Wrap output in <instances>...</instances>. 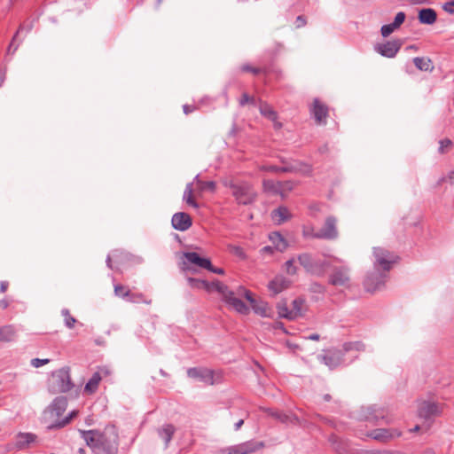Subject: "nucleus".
<instances>
[{
    "mask_svg": "<svg viewBox=\"0 0 454 454\" xmlns=\"http://www.w3.org/2000/svg\"><path fill=\"white\" fill-rule=\"evenodd\" d=\"M255 104V98L254 97L249 96L247 93H243L242 97L239 100L240 106H245L246 104Z\"/></svg>",
    "mask_w": 454,
    "mask_h": 454,
    "instance_id": "obj_49",
    "label": "nucleus"
},
{
    "mask_svg": "<svg viewBox=\"0 0 454 454\" xmlns=\"http://www.w3.org/2000/svg\"><path fill=\"white\" fill-rule=\"evenodd\" d=\"M260 113L265 117L269 118L271 121H275L277 119V113L273 110V108L265 102H261L259 106Z\"/></svg>",
    "mask_w": 454,
    "mask_h": 454,
    "instance_id": "obj_35",
    "label": "nucleus"
},
{
    "mask_svg": "<svg viewBox=\"0 0 454 454\" xmlns=\"http://www.w3.org/2000/svg\"><path fill=\"white\" fill-rule=\"evenodd\" d=\"M422 454H436L435 451L432 449H427L422 452Z\"/></svg>",
    "mask_w": 454,
    "mask_h": 454,
    "instance_id": "obj_64",
    "label": "nucleus"
},
{
    "mask_svg": "<svg viewBox=\"0 0 454 454\" xmlns=\"http://www.w3.org/2000/svg\"><path fill=\"white\" fill-rule=\"evenodd\" d=\"M305 24H306V19L303 16L301 15L296 18V20H295L296 27H298V28L301 27L305 26Z\"/></svg>",
    "mask_w": 454,
    "mask_h": 454,
    "instance_id": "obj_57",
    "label": "nucleus"
},
{
    "mask_svg": "<svg viewBox=\"0 0 454 454\" xmlns=\"http://www.w3.org/2000/svg\"><path fill=\"white\" fill-rule=\"evenodd\" d=\"M8 286H9V284H8L7 281H2L0 283V291H1V293H5L7 288H8Z\"/></svg>",
    "mask_w": 454,
    "mask_h": 454,
    "instance_id": "obj_61",
    "label": "nucleus"
},
{
    "mask_svg": "<svg viewBox=\"0 0 454 454\" xmlns=\"http://www.w3.org/2000/svg\"><path fill=\"white\" fill-rule=\"evenodd\" d=\"M207 270L213 273H215V274H219V275L224 274V270L223 268H215L212 264H211V267L207 268Z\"/></svg>",
    "mask_w": 454,
    "mask_h": 454,
    "instance_id": "obj_59",
    "label": "nucleus"
},
{
    "mask_svg": "<svg viewBox=\"0 0 454 454\" xmlns=\"http://www.w3.org/2000/svg\"><path fill=\"white\" fill-rule=\"evenodd\" d=\"M281 161L285 164V166L278 167V166H274V165H269V166L262 165V166L260 167V169L263 170V171L283 172V173H290L293 170H294V168L290 167V163H287V162H286L283 160Z\"/></svg>",
    "mask_w": 454,
    "mask_h": 454,
    "instance_id": "obj_32",
    "label": "nucleus"
},
{
    "mask_svg": "<svg viewBox=\"0 0 454 454\" xmlns=\"http://www.w3.org/2000/svg\"><path fill=\"white\" fill-rule=\"evenodd\" d=\"M413 62L419 70L431 71L434 68L431 59H413Z\"/></svg>",
    "mask_w": 454,
    "mask_h": 454,
    "instance_id": "obj_37",
    "label": "nucleus"
},
{
    "mask_svg": "<svg viewBox=\"0 0 454 454\" xmlns=\"http://www.w3.org/2000/svg\"><path fill=\"white\" fill-rule=\"evenodd\" d=\"M291 282L282 275L276 276L269 284L268 288L273 295H277L290 286Z\"/></svg>",
    "mask_w": 454,
    "mask_h": 454,
    "instance_id": "obj_19",
    "label": "nucleus"
},
{
    "mask_svg": "<svg viewBox=\"0 0 454 454\" xmlns=\"http://www.w3.org/2000/svg\"><path fill=\"white\" fill-rule=\"evenodd\" d=\"M36 438V435L32 433H19L16 436L15 447L18 450L27 449L35 442Z\"/></svg>",
    "mask_w": 454,
    "mask_h": 454,
    "instance_id": "obj_21",
    "label": "nucleus"
},
{
    "mask_svg": "<svg viewBox=\"0 0 454 454\" xmlns=\"http://www.w3.org/2000/svg\"><path fill=\"white\" fill-rule=\"evenodd\" d=\"M108 374L109 371L106 368H101L98 372H94L91 378L86 383L84 387V392L89 395L95 393L103 376H107Z\"/></svg>",
    "mask_w": 454,
    "mask_h": 454,
    "instance_id": "obj_17",
    "label": "nucleus"
},
{
    "mask_svg": "<svg viewBox=\"0 0 454 454\" xmlns=\"http://www.w3.org/2000/svg\"><path fill=\"white\" fill-rule=\"evenodd\" d=\"M187 374L190 378L198 379L207 385L218 383L221 378L220 373H215L207 368H190Z\"/></svg>",
    "mask_w": 454,
    "mask_h": 454,
    "instance_id": "obj_8",
    "label": "nucleus"
},
{
    "mask_svg": "<svg viewBox=\"0 0 454 454\" xmlns=\"http://www.w3.org/2000/svg\"><path fill=\"white\" fill-rule=\"evenodd\" d=\"M395 29H396V27H394L393 23L387 24V25H384V26L381 27V30H380L381 31V35L384 37H387L390 34H392Z\"/></svg>",
    "mask_w": 454,
    "mask_h": 454,
    "instance_id": "obj_50",
    "label": "nucleus"
},
{
    "mask_svg": "<svg viewBox=\"0 0 454 454\" xmlns=\"http://www.w3.org/2000/svg\"><path fill=\"white\" fill-rule=\"evenodd\" d=\"M305 311V302L303 299L297 298L293 301L292 302V309H291V318L296 319L299 317L303 316Z\"/></svg>",
    "mask_w": 454,
    "mask_h": 454,
    "instance_id": "obj_28",
    "label": "nucleus"
},
{
    "mask_svg": "<svg viewBox=\"0 0 454 454\" xmlns=\"http://www.w3.org/2000/svg\"><path fill=\"white\" fill-rule=\"evenodd\" d=\"M278 313L280 317H284L289 320H294V318H291V309H288L287 304L286 301H280L277 305Z\"/></svg>",
    "mask_w": 454,
    "mask_h": 454,
    "instance_id": "obj_40",
    "label": "nucleus"
},
{
    "mask_svg": "<svg viewBox=\"0 0 454 454\" xmlns=\"http://www.w3.org/2000/svg\"><path fill=\"white\" fill-rule=\"evenodd\" d=\"M86 445L95 454H117L119 434L114 426H107L104 430H79Z\"/></svg>",
    "mask_w": 454,
    "mask_h": 454,
    "instance_id": "obj_1",
    "label": "nucleus"
},
{
    "mask_svg": "<svg viewBox=\"0 0 454 454\" xmlns=\"http://www.w3.org/2000/svg\"><path fill=\"white\" fill-rule=\"evenodd\" d=\"M73 387L74 384L71 381L68 368H61L51 373V387L53 392L66 393L71 390Z\"/></svg>",
    "mask_w": 454,
    "mask_h": 454,
    "instance_id": "obj_4",
    "label": "nucleus"
},
{
    "mask_svg": "<svg viewBox=\"0 0 454 454\" xmlns=\"http://www.w3.org/2000/svg\"><path fill=\"white\" fill-rule=\"evenodd\" d=\"M67 405V403L66 398H64V397L56 398L50 407L49 412H50L51 416L53 417L55 415L56 416L61 415L66 411Z\"/></svg>",
    "mask_w": 454,
    "mask_h": 454,
    "instance_id": "obj_27",
    "label": "nucleus"
},
{
    "mask_svg": "<svg viewBox=\"0 0 454 454\" xmlns=\"http://www.w3.org/2000/svg\"><path fill=\"white\" fill-rule=\"evenodd\" d=\"M343 356L344 352L340 349H329L324 355L319 356L318 358L330 369H333L342 363Z\"/></svg>",
    "mask_w": 454,
    "mask_h": 454,
    "instance_id": "obj_12",
    "label": "nucleus"
},
{
    "mask_svg": "<svg viewBox=\"0 0 454 454\" xmlns=\"http://www.w3.org/2000/svg\"><path fill=\"white\" fill-rule=\"evenodd\" d=\"M350 282V270L347 266L333 267L328 276V284L336 287L348 288Z\"/></svg>",
    "mask_w": 454,
    "mask_h": 454,
    "instance_id": "obj_6",
    "label": "nucleus"
},
{
    "mask_svg": "<svg viewBox=\"0 0 454 454\" xmlns=\"http://www.w3.org/2000/svg\"><path fill=\"white\" fill-rule=\"evenodd\" d=\"M183 200L189 206H191V207H192L194 208H198L199 207L198 203L194 200V196H193V184L192 183H189V184H186L184 192V195H183Z\"/></svg>",
    "mask_w": 454,
    "mask_h": 454,
    "instance_id": "obj_30",
    "label": "nucleus"
},
{
    "mask_svg": "<svg viewBox=\"0 0 454 454\" xmlns=\"http://www.w3.org/2000/svg\"><path fill=\"white\" fill-rule=\"evenodd\" d=\"M49 359H39V358H34L31 360V364L35 367V368H38L40 366H43L44 364H47L49 363Z\"/></svg>",
    "mask_w": 454,
    "mask_h": 454,
    "instance_id": "obj_52",
    "label": "nucleus"
},
{
    "mask_svg": "<svg viewBox=\"0 0 454 454\" xmlns=\"http://www.w3.org/2000/svg\"><path fill=\"white\" fill-rule=\"evenodd\" d=\"M365 454H402L396 450H368Z\"/></svg>",
    "mask_w": 454,
    "mask_h": 454,
    "instance_id": "obj_54",
    "label": "nucleus"
},
{
    "mask_svg": "<svg viewBox=\"0 0 454 454\" xmlns=\"http://www.w3.org/2000/svg\"><path fill=\"white\" fill-rule=\"evenodd\" d=\"M200 192H203L208 190L212 192L215 191L216 184L214 181H202L200 179L199 176H196L194 178Z\"/></svg>",
    "mask_w": 454,
    "mask_h": 454,
    "instance_id": "obj_34",
    "label": "nucleus"
},
{
    "mask_svg": "<svg viewBox=\"0 0 454 454\" xmlns=\"http://www.w3.org/2000/svg\"><path fill=\"white\" fill-rule=\"evenodd\" d=\"M270 239L277 250L283 252L286 249L287 243L278 232L271 233L270 235Z\"/></svg>",
    "mask_w": 454,
    "mask_h": 454,
    "instance_id": "obj_31",
    "label": "nucleus"
},
{
    "mask_svg": "<svg viewBox=\"0 0 454 454\" xmlns=\"http://www.w3.org/2000/svg\"><path fill=\"white\" fill-rule=\"evenodd\" d=\"M442 406L432 402L423 401L419 404L418 413L421 419L429 420L434 417L441 415Z\"/></svg>",
    "mask_w": 454,
    "mask_h": 454,
    "instance_id": "obj_11",
    "label": "nucleus"
},
{
    "mask_svg": "<svg viewBox=\"0 0 454 454\" xmlns=\"http://www.w3.org/2000/svg\"><path fill=\"white\" fill-rule=\"evenodd\" d=\"M206 285L207 286H203V289L207 290V292H212V291H216L218 292L221 295H222V291L220 290V288L218 286H223V287H227L226 285H224L223 283L216 280V281H213V282H207L206 281Z\"/></svg>",
    "mask_w": 454,
    "mask_h": 454,
    "instance_id": "obj_42",
    "label": "nucleus"
},
{
    "mask_svg": "<svg viewBox=\"0 0 454 454\" xmlns=\"http://www.w3.org/2000/svg\"><path fill=\"white\" fill-rule=\"evenodd\" d=\"M8 306H9V302H8V301L6 299H3V300L0 301V308L2 309H7Z\"/></svg>",
    "mask_w": 454,
    "mask_h": 454,
    "instance_id": "obj_62",
    "label": "nucleus"
},
{
    "mask_svg": "<svg viewBox=\"0 0 454 454\" xmlns=\"http://www.w3.org/2000/svg\"><path fill=\"white\" fill-rule=\"evenodd\" d=\"M157 432L159 436L164 441L165 445L168 446L176 432V427L172 424H165Z\"/></svg>",
    "mask_w": 454,
    "mask_h": 454,
    "instance_id": "obj_26",
    "label": "nucleus"
},
{
    "mask_svg": "<svg viewBox=\"0 0 454 454\" xmlns=\"http://www.w3.org/2000/svg\"><path fill=\"white\" fill-rule=\"evenodd\" d=\"M264 411H266L270 416L276 419L277 420H279L282 423H299V419L295 415H289L278 411H272L270 409H264Z\"/></svg>",
    "mask_w": 454,
    "mask_h": 454,
    "instance_id": "obj_22",
    "label": "nucleus"
},
{
    "mask_svg": "<svg viewBox=\"0 0 454 454\" xmlns=\"http://www.w3.org/2000/svg\"><path fill=\"white\" fill-rule=\"evenodd\" d=\"M171 223L174 229L184 231L192 226V220L187 213L178 212L173 215Z\"/></svg>",
    "mask_w": 454,
    "mask_h": 454,
    "instance_id": "obj_16",
    "label": "nucleus"
},
{
    "mask_svg": "<svg viewBox=\"0 0 454 454\" xmlns=\"http://www.w3.org/2000/svg\"><path fill=\"white\" fill-rule=\"evenodd\" d=\"M184 257L187 262L197 265L202 269L207 270L211 267V262L209 259L200 257V254L195 252H186L184 254Z\"/></svg>",
    "mask_w": 454,
    "mask_h": 454,
    "instance_id": "obj_20",
    "label": "nucleus"
},
{
    "mask_svg": "<svg viewBox=\"0 0 454 454\" xmlns=\"http://www.w3.org/2000/svg\"><path fill=\"white\" fill-rule=\"evenodd\" d=\"M451 146L452 141L449 138H444L439 142L438 151L440 153L444 154L450 150Z\"/></svg>",
    "mask_w": 454,
    "mask_h": 454,
    "instance_id": "obj_45",
    "label": "nucleus"
},
{
    "mask_svg": "<svg viewBox=\"0 0 454 454\" xmlns=\"http://www.w3.org/2000/svg\"><path fill=\"white\" fill-rule=\"evenodd\" d=\"M373 254L375 256V266H380L383 270H389L397 261L396 255L382 247H375Z\"/></svg>",
    "mask_w": 454,
    "mask_h": 454,
    "instance_id": "obj_9",
    "label": "nucleus"
},
{
    "mask_svg": "<svg viewBox=\"0 0 454 454\" xmlns=\"http://www.w3.org/2000/svg\"><path fill=\"white\" fill-rule=\"evenodd\" d=\"M183 109L185 114H189L190 113L194 111L195 107L193 106L184 105L183 106Z\"/></svg>",
    "mask_w": 454,
    "mask_h": 454,
    "instance_id": "obj_60",
    "label": "nucleus"
},
{
    "mask_svg": "<svg viewBox=\"0 0 454 454\" xmlns=\"http://www.w3.org/2000/svg\"><path fill=\"white\" fill-rule=\"evenodd\" d=\"M399 435L401 433L397 430L387 428L374 429L368 434V436L380 442H387Z\"/></svg>",
    "mask_w": 454,
    "mask_h": 454,
    "instance_id": "obj_18",
    "label": "nucleus"
},
{
    "mask_svg": "<svg viewBox=\"0 0 454 454\" xmlns=\"http://www.w3.org/2000/svg\"><path fill=\"white\" fill-rule=\"evenodd\" d=\"M278 184V182H274L270 179H265L262 181V189L265 192L280 195V190H279V186Z\"/></svg>",
    "mask_w": 454,
    "mask_h": 454,
    "instance_id": "obj_33",
    "label": "nucleus"
},
{
    "mask_svg": "<svg viewBox=\"0 0 454 454\" xmlns=\"http://www.w3.org/2000/svg\"><path fill=\"white\" fill-rule=\"evenodd\" d=\"M350 350L363 351L364 350V344L361 341L346 342L342 346V352L344 354Z\"/></svg>",
    "mask_w": 454,
    "mask_h": 454,
    "instance_id": "obj_39",
    "label": "nucleus"
},
{
    "mask_svg": "<svg viewBox=\"0 0 454 454\" xmlns=\"http://www.w3.org/2000/svg\"><path fill=\"white\" fill-rule=\"evenodd\" d=\"M61 314L64 317L66 326L69 329L74 328L76 323V319L70 314V311L65 309H62Z\"/></svg>",
    "mask_w": 454,
    "mask_h": 454,
    "instance_id": "obj_41",
    "label": "nucleus"
},
{
    "mask_svg": "<svg viewBox=\"0 0 454 454\" xmlns=\"http://www.w3.org/2000/svg\"><path fill=\"white\" fill-rule=\"evenodd\" d=\"M309 209L313 212H318L320 210V207L317 204L311 205Z\"/></svg>",
    "mask_w": 454,
    "mask_h": 454,
    "instance_id": "obj_63",
    "label": "nucleus"
},
{
    "mask_svg": "<svg viewBox=\"0 0 454 454\" xmlns=\"http://www.w3.org/2000/svg\"><path fill=\"white\" fill-rule=\"evenodd\" d=\"M223 184L231 190V195L239 205L247 206L253 204L258 196L254 186L243 180L225 178Z\"/></svg>",
    "mask_w": 454,
    "mask_h": 454,
    "instance_id": "obj_2",
    "label": "nucleus"
},
{
    "mask_svg": "<svg viewBox=\"0 0 454 454\" xmlns=\"http://www.w3.org/2000/svg\"><path fill=\"white\" fill-rule=\"evenodd\" d=\"M442 8L449 13H454V0L445 3Z\"/></svg>",
    "mask_w": 454,
    "mask_h": 454,
    "instance_id": "obj_55",
    "label": "nucleus"
},
{
    "mask_svg": "<svg viewBox=\"0 0 454 454\" xmlns=\"http://www.w3.org/2000/svg\"><path fill=\"white\" fill-rule=\"evenodd\" d=\"M187 282L192 288L203 289V286H207L205 280L193 278H188Z\"/></svg>",
    "mask_w": 454,
    "mask_h": 454,
    "instance_id": "obj_46",
    "label": "nucleus"
},
{
    "mask_svg": "<svg viewBox=\"0 0 454 454\" xmlns=\"http://www.w3.org/2000/svg\"><path fill=\"white\" fill-rule=\"evenodd\" d=\"M74 414H75L74 412H72L69 416L66 417L62 421L59 422L56 425L49 426L48 427L49 428L63 427H65L67 424H68L70 422V420L72 419V417Z\"/></svg>",
    "mask_w": 454,
    "mask_h": 454,
    "instance_id": "obj_51",
    "label": "nucleus"
},
{
    "mask_svg": "<svg viewBox=\"0 0 454 454\" xmlns=\"http://www.w3.org/2000/svg\"><path fill=\"white\" fill-rule=\"evenodd\" d=\"M271 218L276 223L281 224L291 218V214L286 207H279L271 212Z\"/></svg>",
    "mask_w": 454,
    "mask_h": 454,
    "instance_id": "obj_23",
    "label": "nucleus"
},
{
    "mask_svg": "<svg viewBox=\"0 0 454 454\" xmlns=\"http://www.w3.org/2000/svg\"><path fill=\"white\" fill-rule=\"evenodd\" d=\"M16 332L12 325L0 327V342H10L15 339Z\"/></svg>",
    "mask_w": 454,
    "mask_h": 454,
    "instance_id": "obj_29",
    "label": "nucleus"
},
{
    "mask_svg": "<svg viewBox=\"0 0 454 454\" xmlns=\"http://www.w3.org/2000/svg\"><path fill=\"white\" fill-rule=\"evenodd\" d=\"M298 261L306 272L317 277L324 276L326 269L329 267V262L327 261L316 260L308 253L301 254L298 256Z\"/></svg>",
    "mask_w": 454,
    "mask_h": 454,
    "instance_id": "obj_3",
    "label": "nucleus"
},
{
    "mask_svg": "<svg viewBox=\"0 0 454 454\" xmlns=\"http://www.w3.org/2000/svg\"><path fill=\"white\" fill-rule=\"evenodd\" d=\"M231 251H232L236 255H238V256H239V257H242V258H243V257H245V253H244L243 249H242L241 247H233L231 248Z\"/></svg>",
    "mask_w": 454,
    "mask_h": 454,
    "instance_id": "obj_58",
    "label": "nucleus"
},
{
    "mask_svg": "<svg viewBox=\"0 0 454 454\" xmlns=\"http://www.w3.org/2000/svg\"><path fill=\"white\" fill-rule=\"evenodd\" d=\"M290 167L294 168V170H293L291 173H301L303 175H310L312 172V167L309 164L303 163V162H295L294 164L290 163Z\"/></svg>",
    "mask_w": 454,
    "mask_h": 454,
    "instance_id": "obj_36",
    "label": "nucleus"
},
{
    "mask_svg": "<svg viewBox=\"0 0 454 454\" xmlns=\"http://www.w3.org/2000/svg\"><path fill=\"white\" fill-rule=\"evenodd\" d=\"M239 449L241 450V454L254 453L264 447V443L262 442H257L254 440L239 443Z\"/></svg>",
    "mask_w": 454,
    "mask_h": 454,
    "instance_id": "obj_25",
    "label": "nucleus"
},
{
    "mask_svg": "<svg viewBox=\"0 0 454 454\" xmlns=\"http://www.w3.org/2000/svg\"><path fill=\"white\" fill-rule=\"evenodd\" d=\"M337 219L334 216H327L323 226L315 235L318 239L332 240L338 237Z\"/></svg>",
    "mask_w": 454,
    "mask_h": 454,
    "instance_id": "obj_10",
    "label": "nucleus"
},
{
    "mask_svg": "<svg viewBox=\"0 0 454 454\" xmlns=\"http://www.w3.org/2000/svg\"><path fill=\"white\" fill-rule=\"evenodd\" d=\"M294 259H290L285 263V269L287 274L289 275H295L297 272V268L294 265Z\"/></svg>",
    "mask_w": 454,
    "mask_h": 454,
    "instance_id": "obj_47",
    "label": "nucleus"
},
{
    "mask_svg": "<svg viewBox=\"0 0 454 454\" xmlns=\"http://www.w3.org/2000/svg\"><path fill=\"white\" fill-rule=\"evenodd\" d=\"M127 298H129V301L130 302H144V303H147V304L151 303V300H146L145 296L141 293H137V294L129 293V296H128Z\"/></svg>",
    "mask_w": 454,
    "mask_h": 454,
    "instance_id": "obj_44",
    "label": "nucleus"
},
{
    "mask_svg": "<svg viewBox=\"0 0 454 454\" xmlns=\"http://www.w3.org/2000/svg\"><path fill=\"white\" fill-rule=\"evenodd\" d=\"M242 70L244 72H251L254 74H257L259 73H261L262 69L261 68H257V67H250L248 65H245L242 67Z\"/></svg>",
    "mask_w": 454,
    "mask_h": 454,
    "instance_id": "obj_56",
    "label": "nucleus"
},
{
    "mask_svg": "<svg viewBox=\"0 0 454 454\" xmlns=\"http://www.w3.org/2000/svg\"><path fill=\"white\" fill-rule=\"evenodd\" d=\"M436 12L431 8L422 9L419 12V20L422 24L432 25L436 21Z\"/></svg>",
    "mask_w": 454,
    "mask_h": 454,
    "instance_id": "obj_24",
    "label": "nucleus"
},
{
    "mask_svg": "<svg viewBox=\"0 0 454 454\" xmlns=\"http://www.w3.org/2000/svg\"><path fill=\"white\" fill-rule=\"evenodd\" d=\"M310 114L317 124H325L328 116V106L318 98H315L310 107Z\"/></svg>",
    "mask_w": 454,
    "mask_h": 454,
    "instance_id": "obj_13",
    "label": "nucleus"
},
{
    "mask_svg": "<svg viewBox=\"0 0 454 454\" xmlns=\"http://www.w3.org/2000/svg\"><path fill=\"white\" fill-rule=\"evenodd\" d=\"M238 295L244 296V298L247 299V301L250 303L253 310L254 313L263 317H270V308L266 302L263 301H257L254 296L253 294L246 289L243 286L238 287Z\"/></svg>",
    "mask_w": 454,
    "mask_h": 454,
    "instance_id": "obj_7",
    "label": "nucleus"
},
{
    "mask_svg": "<svg viewBox=\"0 0 454 454\" xmlns=\"http://www.w3.org/2000/svg\"><path fill=\"white\" fill-rule=\"evenodd\" d=\"M386 273H372L364 280V288L367 292L373 293L380 289L386 281Z\"/></svg>",
    "mask_w": 454,
    "mask_h": 454,
    "instance_id": "obj_14",
    "label": "nucleus"
},
{
    "mask_svg": "<svg viewBox=\"0 0 454 454\" xmlns=\"http://www.w3.org/2000/svg\"><path fill=\"white\" fill-rule=\"evenodd\" d=\"M222 291V300L232 308L235 311L242 315H247L250 312V308L246 305L240 298L242 296L238 295V289L231 291L229 287L218 286Z\"/></svg>",
    "mask_w": 454,
    "mask_h": 454,
    "instance_id": "obj_5",
    "label": "nucleus"
},
{
    "mask_svg": "<svg viewBox=\"0 0 454 454\" xmlns=\"http://www.w3.org/2000/svg\"><path fill=\"white\" fill-rule=\"evenodd\" d=\"M129 293L130 291L128 286H125L121 284L114 286V294L116 296L127 298L128 296H129Z\"/></svg>",
    "mask_w": 454,
    "mask_h": 454,
    "instance_id": "obj_43",
    "label": "nucleus"
},
{
    "mask_svg": "<svg viewBox=\"0 0 454 454\" xmlns=\"http://www.w3.org/2000/svg\"><path fill=\"white\" fill-rule=\"evenodd\" d=\"M279 190H280V196L282 198H285L287 194V192H291L296 185V183L294 181L287 180L283 182H278Z\"/></svg>",
    "mask_w": 454,
    "mask_h": 454,
    "instance_id": "obj_38",
    "label": "nucleus"
},
{
    "mask_svg": "<svg viewBox=\"0 0 454 454\" xmlns=\"http://www.w3.org/2000/svg\"><path fill=\"white\" fill-rule=\"evenodd\" d=\"M405 20V13L403 12H398L395 17L393 23L394 27L398 28L404 21Z\"/></svg>",
    "mask_w": 454,
    "mask_h": 454,
    "instance_id": "obj_48",
    "label": "nucleus"
},
{
    "mask_svg": "<svg viewBox=\"0 0 454 454\" xmlns=\"http://www.w3.org/2000/svg\"><path fill=\"white\" fill-rule=\"evenodd\" d=\"M402 46L400 40L387 41L384 43H378L375 46L376 51L383 57H394Z\"/></svg>",
    "mask_w": 454,
    "mask_h": 454,
    "instance_id": "obj_15",
    "label": "nucleus"
},
{
    "mask_svg": "<svg viewBox=\"0 0 454 454\" xmlns=\"http://www.w3.org/2000/svg\"><path fill=\"white\" fill-rule=\"evenodd\" d=\"M302 234L305 238L317 239V237L315 236L317 234V231H315L313 228H304L302 231Z\"/></svg>",
    "mask_w": 454,
    "mask_h": 454,
    "instance_id": "obj_53",
    "label": "nucleus"
}]
</instances>
